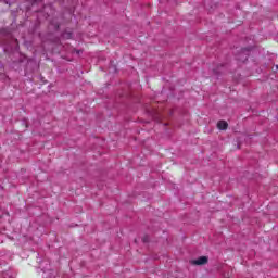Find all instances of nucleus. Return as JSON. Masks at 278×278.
Returning <instances> with one entry per match:
<instances>
[{
  "label": "nucleus",
  "instance_id": "1",
  "mask_svg": "<svg viewBox=\"0 0 278 278\" xmlns=\"http://www.w3.org/2000/svg\"><path fill=\"white\" fill-rule=\"evenodd\" d=\"M207 262H208L207 256H200L199 258L193 260L191 264H193V266H205Z\"/></svg>",
  "mask_w": 278,
  "mask_h": 278
},
{
  "label": "nucleus",
  "instance_id": "2",
  "mask_svg": "<svg viewBox=\"0 0 278 278\" xmlns=\"http://www.w3.org/2000/svg\"><path fill=\"white\" fill-rule=\"evenodd\" d=\"M227 127H229V124H227V122H225V121H219L217 123V128H219L222 131H225V129H227Z\"/></svg>",
  "mask_w": 278,
  "mask_h": 278
}]
</instances>
